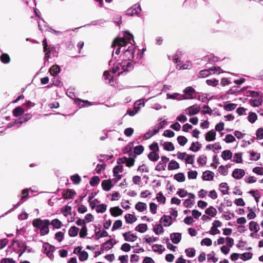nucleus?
<instances>
[{"label":"nucleus","mask_w":263,"mask_h":263,"mask_svg":"<svg viewBox=\"0 0 263 263\" xmlns=\"http://www.w3.org/2000/svg\"><path fill=\"white\" fill-rule=\"evenodd\" d=\"M109 66L111 69L113 73L118 72V75L121 74L123 72L132 70L133 67L130 62L127 60H122V62H116L113 57L109 62Z\"/></svg>","instance_id":"obj_1"},{"label":"nucleus","mask_w":263,"mask_h":263,"mask_svg":"<svg viewBox=\"0 0 263 263\" xmlns=\"http://www.w3.org/2000/svg\"><path fill=\"white\" fill-rule=\"evenodd\" d=\"M134 36L129 32L126 31L124 34L123 38H116L114 40L111 47L115 48L118 47L115 51V53L118 54L120 52V48L126 46L127 43L132 44V41L134 42L133 40Z\"/></svg>","instance_id":"obj_2"},{"label":"nucleus","mask_w":263,"mask_h":263,"mask_svg":"<svg viewBox=\"0 0 263 263\" xmlns=\"http://www.w3.org/2000/svg\"><path fill=\"white\" fill-rule=\"evenodd\" d=\"M50 224L49 220H42L40 218L35 219L32 221L33 227L40 229L41 235L44 236L49 233L48 226Z\"/></svg>","instance_id":"obj_3"},{"label":"nucleus","mask_w":263,"mask_h":263,"mask_svg":"<svg viewBox=\"0 0 263 263\" xmlns=\"http://www.w3.org/2000/svg\"><path fill=\"white\" fill-rule=\"evenodd\" d=\"M131 45L128 47L127 49H125L123 54V60H127L129 62L134 58V53L136 49L135 46L132 44Z\"/></svg>","instance_id":"obj_4"},{"label":"nucleus","mask_w":263,"mask_h":263,"mask_svg":"<svg viewBox=\"0 0 263 263\" xmlns=\"http://www.w3.org/2000/svg\"><path fill=\"white\" fill-rule=\"evenodd\" d=\"M141 11V9L140 5L136 4L127 10L126 14L129 16H133L139 14Z\"/></svg>","instance_id":"obj_5"},{"label":"nucleus","mask_w":263,"mask_h":263,"mask_svg":"<svg viewBox=\"0 0 263 263\" xmlns=\"http://www.w3.org/2000/svg\"><path fill=\"white\" fill-rule=\"evenodd\" d=\"M43 252L50 257L52 255V252L55 250L54 246L50 245L48 243H44L43 245Z\"/></svg>","instance_id":"obj_6"},{"label":"nucleus","mask_w":263,"mask_h":263,"mask_svg":"<svg viewBox=\"0 0 263 263\" xmlns=\"http://www.w3.org/2000/svg\"><path fill=\"white\" fill-rule=\"evenodd\" d=\"M166 98L167 99L182 100L191 99L192 98L189 97H185L184 95H180L178 93H174L173 94H170L168 93L166 94Z\"/></svg>","instance_id":"obj_7"},{"label":"nucleus","mask_w":263,"mask_h":263,"mask_svg":"<svg viewBox=\"0 0 263 263\" xmlns=\"http://www.w3.org/2000/svg\"><path fill=\"white\" fill-rule=\"evenodd\" d=\"M113 74L112 70L111 71L106 70L103 73V77L104 80L106 81V83L110 84L111 85H114Z\"/></svg>","instance_id":"obj_8"},{"label":"nucleus","mask_w":263,"mask_h":263,"mask_svg":"<svg viewBox=\"0 0 263 263\" xmlns=\"http://www.w3.org/2000/svg\"><path fill=\"white\" fill-rule=\"evenodd\" d=\"M199 109V106L195 104L185 109V112L188 115L191 116L198 113Z\"/></svg>","instance_id":"obj_9"},{"label":"nucleus","mask_w":263,"mask_h":263,"mask_svg":"<svg viewBox=\"0 0 263 263\" xmlns=\"http://www.w3.org/2000/svg\"><path fill=\"white\" fill-rule=\"evenodd\" d=\"M245 175V172L243 170L240 168L235 169L232 173V176L235 179H239Z\"/></svg>","instance_id":"obj_10"},{"label":"nucleus","mask_w":263,"mask_h":263,"mask_svg":"<svg viewBox=\"0 0 263 263\" xmlns=\"http://www.w3.org/2000/svg\"><path fill=\"white\" fill-rule=\"evenodd\" d=\"M123 236L124 238V240L128 242H133L138 238L136 235L134 234H130V232L123 233Z\"/></svg>","instance_id":"obj_11"},{"label":"nucleus","mask_w":263,"mask_h":263,"mask_svg":"<svg viewBox=\"0 0 263 263\" xmlns=\"http://www.w3.org/2000/svg\"><path fill=\"white\" fill-rule=\"evenodd\" d=\"M22 194L23 195L21 197L20 201L17 204L14 205L13 208L12 209H11L9 212H11V211L14 210L15 209H16L17 207H18L22 204V201L24 199H25L26 198H27L28 197V194H29V191H28V189H24V190H23L22 191Z\"/></svg>","instance_id":"obj_12"},{"label":"nucleus","mask_w":263,"mask_h":263,"mask_svg":"<svg viewBox=\"0 0 263 263\" xmlns=\"http://www.w3.org/2000/svg\"><path fill=\"white\" fill-rule=\"evenodd\" d=\"M172 241L175 244L178 243L181 239V234L179 233H173L170 235Z\"/></svg>","instance_id":"obj_13"},{"label":"nucleus","mask_w":263,"mask_h":263,"mask_svg":"<svg viewBox=\"0 0 263 263\" xmlns=\"http://www.w3.org/2000/svg\"><path fill=\"white\" fill-rule=\"evenodd\" d=\"M188 195L190 197L189 199H187L184 202V205L186 208H191L194 204V201L191 200V199L195 198V195L193 193H189Z\"/></svg>","instance_id":"obj_14"},{"label":"nucleus","mask_w":263,"mask_h":263,"mask_svg":"<svg viewBox=\"0 0 263 263\" xmlns=\"http://www.w3.org/2000/svg\"><path fill=\"white\" fill-rule=\"evenodd\" d=\"M214 173L211 171H205L202 175V179L204 180H212L214 178Z\"/></svg>","instance_id":"obj_15"},{"label":"nucleus","mask_w":263,"mask_h":263,"mask_svg":"<svg viewBox=\"0 0 263 263\" xmlns=\"http://www.w3.org/2000/svg\"><path fill=\"white\" fill-rule=\"evenodd\" d=\"M109 211L111 214L115 217L120 216L123 213V211L118 206L111 208Z\"/></svg>","instance_id":"obj_16"},{"label":"nucleus","mask_w":263,"mask_h":263,"mask_svg":"<svg viewBox=\"0 0 263 263\" xmlns=\"http://www.w3.org/2000/svg\"><path fill=\"white\" fill-rule=\"evenodd\" d=\"M159 132V129H156V127L153 129H150L144 135V137L145 139H148L151 138L153 136L156 135Z\"/></svg>","instance_id":"obj_17"},{"label":"nucleus","mask_w":263,"mask_h":263,"mask_svg":"<svg viewBox=\"0 0 263 263\" xmlns=\"http://www.w3.org/2000/svg\"><path fill=\"white\" fill-rule=\"evenodd\" d=\"M216 133L213 130L208 132L205 135V140L207 141H213L215 139Z\"/></svg>","instance_id":"obj_18"},{"label":"nucleus","mask_w":263,"mask_h":263,"mask_svg":"<svg viewBox=\"0 0 263 263\" xmlns=\"http://www.w3.org/2000/svg\"><path fill=\"white\" fill-rule=\"evenodd\" d=\"M112 185L111 184V181L110 180H105L102 182V186L104 190L106 191H109Z\"/></svg>","instance_id":"obj_19"},{"label":"nucleus","mask_w":263,"mask_h":263,"mask_svg":"<svg viewBox=\"0 0 263 263\" xmlns=\"http://www.w3.org/2000/svg\"><path fill=\"white\" fill-rule=\"evenodd\" d=\"M31 117H32L31 114H26L22 117H20L17 120H16L15 121V123H16L18 122L20 124H22L24 122L28 121L30 119H31Z\"/></svg>","instance_id":"obj_20"},{"label":"nucleus","mask_w":263,"mask_h":263,"mask_svg":"<svg viewBox=\"0 0 263 263\" xmlns=\"http://www.w3.org/2000/svg\"><path fill=\"white\" fill-rule=\"evenodd\" d=\"M135 209L139 212H143L147 209V205L146 203L142 202H138L135 205Z\"/></svg>","instance_id":"obj_21"},{"label":"nucleus","mask_w":263,"mask_h":263,"mask_svg":"<svg viewBox=\"0 0 263 263\" xmlns=\"http://www.w3.org/2000/svg\"><path fill=\"white\" fill-rule=\"evenodd\" d=\"M116 243L114 239H110L103 244V248L106 250H109L113 247Z\"/></svg>","instance_id":"obj_22"},{"label":"nucleus","mask_w":263,"mask_h":263,"mask_svg":"<svg viewBox=\"0 0 263 263\" xmlns=\"http://www.w3.org/2000/svg\"><path fill=\"white\" fill-rule=\"evenodd\" d=\"M60 67L58 65H53L49 69L51 74L53 76H57L60 73Z\"/></svg>","instance_id":"obj_23"},{"label":"nucleus","mask_w":263,"mask_h":263,"mask_svg":"<svg viewBox=\"0 0 263 263\" xmlns=\"http://www.w3.org/2000/svg\"><path fill=\"white\" fill-rule=\"evenodd\" d=\"M201 147V144L199 142H193L190 147V150L194 152H196L199 151Z\"/></svg>","instance_id":"obj_24"},{"label":"nucleus","mask_w":263,"mask_h":263,"mask_svg":"<svg viewBox=\"0 0 263 263\" xmlns=\"http://www.w3.org/2000/svg\"><path fill=\"white\" fill-rule=\"evenodd\" d=\"M126 222L128 223H133L137 220L136 217L130 214H127L125 215Z\"/></svg>","instance_id":"obj_25"},{"label":"nucleus","mask_w":263,"mask_h":263,"mask_svg":"<svg viewBox=\"0 0 263 263\" xmlns=\"http://www.w3.org/2000/svg\"><path fill=\"white\" fill-rule=\"evenodd\" d=\"M179 168V163L175 161V160H171L168 164V170H177Z\"/></svg>","instance_id":"obj_26"},{"label":"nucleus","mask_w":263,"mask_h":263,"mask_svg":"<svg viewBox=\"0 0 263 263\" xmlns=\"http://www.w3.org/2000/svg\"><path fill=\"white\" fill-rule=\"evenodd\" d=\"M24 111L25 110L22 107L18 106L13 110L12 114L14 117H16L22 115Z\"/></svg>","instance_id":"obj_27"},{"label":"nucleus","mask_w":263,"mask_h":263,"mask_svg":"<svg viewBox=\"0 0 263 263\" xmlns=\"http://www.w3.org/2000/svg\"><path fill=\"white\" fill-rule=\"evenodd\" d=\"M148 159L152 161H156L159 159V156L157 152H151L148 156Z\"/></svg>","instance_id":"obj_28"},{"label":"nucleus","mask_w":263,"mask_h":263,"mask_svg":"<svg viewBox=\"0 0 263 263\" xmlns=\"http://www.w3.org/2000/svg\"><path fill=\"white\" fill-rule=\"evenodd\" d=\"M221 157L224 160H230L232 157V153L230 150H225L222 152Z\"/></svg>","instance_id":"obj_29"},{"label":"nucleus","mask_w":263,"mask_h":263,"mask_svg":"<svg viewBox=\"0 0 263 263\" xmlns=\"http://www.w3.org/2000/svg\"><path fill=\"white\" fill-rule=\"evenodd\" d=\"M161 222L165 223L164 224V227L169 226L171 224V217L166 215H163L160 220Z\"/></svg>","instance_id":"obj_30"},{"label":"nucleus","mask_w":263,"mask_h":263,"mask_svg":"<svg viewBox=\"0 0 263 263\" xmlns=\"http://www.w3.org/2000/svg\"><path fill=\"white\" fill-rule=\"evenodd\" d=\"M79 231V229L78 228L73 226L69 229L68 233L70 236L75 237L78 235Z\"/></svg>","instance_id":"obj_31"},{"label":"nucleus","mask_w":263,"mask_h":263,"mask_svg":"<svg viewBox=\"0 0 263 263\" xmlns=\"http://www.w3.org/2000/svg\"><path fill=\"white\" fill-rule=\"evenodd\" d=\"M219 188L223 195H226L228 194V190L229 186L227 183L223 182L219 184Z\"/></svg>","instance_id":"obj_32"},{"label":"nucleus","mask_w":263,"mask_h":263,"mask_svg":"<svg viewBox=\"0 0 263 263\" xmlns=\"http://www.w3.org/2000/svg\"><path fill=\"white\" fill-rule=\"evenodd\" d=\"M147 229V226L145 223H141L138 225L136 228L135 230L140 232V233H144Z\"/></svg>","instance_id":"obj_33"},{"label":"nucleus","mask_w":263,"mask_h":263,"mask_svg":"<svg viewBox=\"0 0 263 263\" xmlns=\"http://www.w3.org/2000/svg\"><path fill=\"white\" fill-rule=\"evenodd\" d=\"M122 172V166H116L113 169L114 175L115 177H117L118 179H120L121 177V175H119V172Z\"/></svg>","instance_id":"obj_34"},{"label":"nucleus","mask_w":263,"mask_h":263,"mask_svg":"<svg viewBox=\"0 0 263 263\" xmlns=\"http://www.w3.org/2000/svg\"><path fill=\"white\" fill-rule=\"evenodd\" d=\"M174 178L178 182H182L185 181V177L183 173H179L174 176Z\"/></svg>","instance_id":"obj_35"},{"label":"nucleus","mask_w":263,"mask_h":263,"mask_svg":"<svg viewBox=\"0 0 263 263\" xmlns=\"http://www.w3.org/2000/svg\"><path fill=\"white\" fill-rule=\"evenodd\" d=\"M207 215H209L212 217H214L217 214V211L216 209L213 206L206 209L205 211Z\"/></svg>","instance_id":"obj_36"},{"label":"nucleus","mask_w":263,"mask_h":263,"mask_svg":"<svg viewBox=\"0 0 263 263\" xmlns=\"http://www.w3.org/2000/svg\"><path fill=\"white\" fill-rule=\"evenodd\" d=\"M249 229L251 231H254L255 232H257L259 231V227L256 222L252 221H251L249 223Z\"/></svg>","instance_id":"obj_37"},{"label":"nucleus","mask_w":263,"mask_h":263,"mask_svg":"<svg viewBox=\"0 0 263 263\" xmlns=\"http://www.w3.org/2000/svg\"><path fill=\"white\" fill-rule=\"evenodd\" d=\"M257 119V116L255 112H250L248 120L251 123H254Z\"/></svg>","instance_id":"obj_38"},{"label":"nucleus","mask_w":263,"mask_h":263,"mask_svg":"<svg viewBox=\"0 0 263 263\" xmlns=\"http://www.w3.org/2000/svg\"><path fill=\"white\" fill-rule=\"evenodd\" d=\"M163 146L164 149L167 151H173L175 149L174 146L171 142H165L163 144Z\"/></svg>","instance_id":"obj_39"},{"label":"nucleus","mask_w":263,"mask_h":263,"mask_svg":"<svg viewBox=\"0 0 263 263\" xmlns=\"http://www.w3.org/2000/svg\"><path fill=\"white\" fill-rule=\"evenodd\" d=\"M237 106V104L235 103H228L225 104L223 106V108L225 110L228 111H232L235 109Z\"/></svg>","instance_id":"obj_40"},{"label":"nucleus","mask_w":263,"mask_h":263,"mask_svg":"<svg viewBox=\"0 0 263 263\" xmlns=\"http://www.w3.org/2000/svg\"><path fill=\"white\" fill-rule=\"evenodd\" d=\"M250 102L252 106L258 107L261 104L262 99L260 98L256 99H250Z\"/></svg>","instance_id":"obj_41"},{"label":"nucleus","mask_w":263,"mask_h":263,"mask_svg":"<svg viewBox=\"0 0 263 263\" xmlns=\"http://www.w3.org/2000/svg\"><path fill=\"white\" fill-rule=\"evenodd\" d=\"M242 154L241 153H237L235 154L233 157V161L237 163H241L242 161Z\"/></svg>","instance_id":"obj_42"},{"label":"nucleus","mask_w":263,"mask_h":263,"mask_svg":"<svg viewBox=\"0 0 263 263\" xmlns=\"http://www.w3.org/2000/svg\"><path fill=\"white\" fill-rule=\"evenodd\" d=\"M76 194V192L72 190H68L65 194H64L65 199H71Z\"/></svg>","instance_id":"obj_43"},{"label":"nucleus","mask_w":263,"mask_h":263,"mask_svg":"<svg viewBox=\"0 0 263 263\" xmlns=\"http://www.w3.org/2000/svg\"><path fill=\"white\" fill-rule=\"evenodd\" d=\"M154 231L157 235L162 233L163 232V227L160 224H156L154 228Z\"/></svg>","instance_id":"obj_44"},{"label":"nucleus","mask_w":263,"mask_h":263,"mask_svg":"<svg viewBox=\"0 0 263 263\" xmlns=\"http://www.w3.org/2000/svg\"><path fill=\"white\" fill-rule=\"evenodd\" d=\"M50 224L56 229L60 228L62 226L61 221L58 219L52 220Z\"/></svg>","instance_id":"obj_45"},{"label":"nucleus","mask_w":263,"mask_h":263,"mask_svg":"<svg viewBox=\"0 0 263 263\" xmlns=\"http://www.w3.org/2000/svg\"><path fill=\"white\" fill-rule=\"evenodd\" d=\"M107 205L105 204H101L97 206L96 211L97 213H104L106 210Z\"/></svg>","instance_id":"obj_46"},{"label":"nucleus","mask_w":263,"mask_h":263,"mask_svg":"<svg viewBox=\"0 0 263 263\" xmlns=\"http://www.w3.org/2000/svg\"><path fill=\"white\" fill-rule=\"evenodd\" d=\"M177 141L180 145L184 146L186 143L187 139L184 136H179L177 137Z\"/></svg>","instance_id":"obj_47"},{"label":"nucleus","mask_w":263,"mask_h":263,"mask_svg":"<svg viewBox=\"0 0 263 263\" xmlns=\"http://www.w3.org/2000/svg\"><path fill=\"white\" fill-rule=\"evenodd\" d=\"M0 59L1 61L5 64L9 63L10 60L9 55L6 53L2 54L0 57Z\"/></svg>","instance_id":"obj_48"},{"label":"nucleus","mask_w":263,"mask_h":263,"mask_svg":"<svg viewBox=\"0 0 263 263\" xmlns=\"http://www.w3.org/2000/svg\"><path fill=\"white\" fill-rule=\"evenodd\" d=\"M95 235L96 239H99L101 237L107 236L108 233L107 231L103 230L102 232L98 231L96 232Z\"/></svg>","instance_id":"obj_49"},{"label":"nucleus","mask_w":263,"mask_h":263,"mask_svg":"<svg viewBox=\"0 0 263 263\" xmlns=\"http://www.w3.org/2000/svg\"><path fill=\"white\" fill-rule=\"evenodd\" d=\"M88 257V254L86 251H82L79 253V258L81 261H85L87 259Z\"/></svg>","instance_id":"obj_50"},{"label":"nucleus","mask_w":263,"mask_h":263,"mask_svg":"<svg viewBox=\"0 0 263 263\" xmlns=\"http://www.w3.org/2000/svg\"><path fill=\"white\" fill-rule=\"evenodd\" d=\"M122 226V222L120 220H117L115 221L112 228V231H115L120 228Z\"/></svg>","instance_id":"obj_51"},{"label":"nucleus","mask_w":263,"mask_h":263,"mask_svg":"<svg viewBox=\"0 0 263 263\" xmlns=\"http://www.w3.org/2000/svg\"><path fill=\"white\" fill-rule=\"evenodd\" d=\"M211 72L210 68L209 69L202 70L199 72V77L204 78L208 77Z\"/></svg>","instance_id":"obj_52"},{"label":"nucleus","mask_w":263,"mask_h":263,"mask_svg":"<svg viewBox=\"0 0 263 263\" xmlns=\"http://www.w3.org/2000/svg\"><path fill=\"white\" fill-rule=\"evenodd\" d=\"M186 255L189 257H193L195 255V250L194 248H188L185 250Z\"/></svg>","instance_id":"obj_53"},{"label":"nucleus","mask_w":263,"mask_h":263,"mask_svg":"<svg viewBox=\"0 0 263 263\" xmlns=\"http://www.w3.org/2000/svg\"><path fill=\"white\" fill-rule=\"evenodd\" d=\"M100 182V178L98 176H93L90 180L89 183L92 186H95Z\"/></svg>","instance_id":"obj_54"},{"label":"nucleus","mask_w":263,"mask_h":263,"mask_svg":"<svg viewBox=\"0 0 263 263\" xmlns=\"http://www.w3.org/2000/svg\"><path fill=\"white\" fill-rule=\"evenodd\" d=\"M152 249L154 252H159L160 253H162V252L164 250V249H162V246L161 245H154L152 246Z\"/></svg>","instance_id":"obj_55"},{"label":"nucleus","mask_w":263,"mask_h":263,"mask_svg":"<svg viewBox=\"0 0 263 263\" xmlns=\"http://www.w3.org/2000/svg\"><path fill=\"white\" fill-rule=\"evenodd\" d=\"M70 178H71V180L73 182V183L76 184H79L81 180V177H80V176L78 174H76V175L71 176L70 177Z\"/></svg>","instance_id":"obj_56"},{"label":"nucleus","mask_w":263,"mask_h":263,"mask_svg":"<svg viewBox=\"0 0 263 263\" xmlns=\"http://www.w3.org/2000/svg\"><path fill=\"white\" fill-rule=\"evenodd\" d=\"M252 257V254L250 252H246L241 255L240 258L243 260H247L250 259Z\"/></svg>","instance_id":"obj_57"},{"label":"nucleus","mask_w":263,"mask_h":263,"mask_svg":"<svg viewBox=\"0 0 263 263\" xmlns=\"http://www.w3.org/2000/svg\"><path fill=\"white\" fill-rule=\"evenodd\" d=\"M144 151V147L140 145L138 146H136L134 148V153L136 155H140Z\"/></svg>","instance_id":"obj_58"},{"label":"nucleus","mask_w":263,"mask_h":263,"mask_svg":"<svg viewBox=\"0 0 263 263\" xmlns=\"http://www.w3.org/2000/svg\"><path fill=\"white\" fill-rule=\"evenodd\" d=\"M206 83L208 85L214 87V86H216L218 84V80H217L215 79H208L206 81Z\"/></svg>","instance_id":"obj_59"},{"label":"nucleus","mask_w":263,"mask_h":263,"mask_svg":"<svg viewBox=\"0 0 263 263\" xmlns=\"http://www.w3.org/2000/svg\"><path fill=\"white\" fill-rule=\"evenodd\" d=\"M203 109L201 110V113L202 114H210L211 115L212 112V110L208 105H204L203 106Z\"/></svg>","instance_id":"obj_60"},{"label":"nucleus","mask_w":263,"mask_h":263,"mask_svg":"<svg viewBox=\"0 0 263 263\" xmlns=\"http://www.w3.org/2000/svg\"><path fill=\"white\" fill-rule=\"evenodd\" d=\"M224 140L226 143H232L235 141V138L233 135L228 134L226 136Z\"/></svg>","instance_id":"obj_61"},{"label":"nucleus","mask_w":263,"mask_h":263,"mask_svg":"<svg viewBox=\"0 0 263 263\" xmlns=\"http://www.w3.org/2000/svg\"><path fill=\"white\" fill-rule=\"evenodd\" d=\"M197 172L196 171H191L187 173V177L189 179H195L197 178Z\"/></svg>","instance_id":"obj_62"},{"label":"nucleus","mask_w":263,"mask_h":263,"mask_svg":"<svg viewBox=\"0 0 263 263\" xmlns=\"http://www.w3.org/2000/svg\"><path fill=\"white\" fill-rule=\"evenodd\" d=\"M253 172L257 175H263V167L259 166L255 167L253 169Z\"/></svg>","instance_id":"obj_63"},{"label":"nucleus","mask_w":263,"mask_h":263,"mask_svg":"<svg viewBox=\"0 0 263 263\" xmlns=\"http://www.w3.org/2000/svg\"><path fill=\"white\" fill-rule=\"evenodd\" d=\"M256 137L258 139L261 140L263 139V128H259L256 131Z\"/></svg>","instance_id":"obj_64"}]
</instances>
